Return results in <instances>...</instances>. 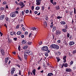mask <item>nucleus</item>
<instances>
[{
  "instance_id": "1",
  "label": "nucleus",
  "mask_w": 76,
  "mask_h": 76,
  "mask_svg": "<svg viewBox=\"0 0 76 76\" xmlns=\"http://www.w3.org/2000/svg\"><path fill=\"white\" fill-rule=\"evenodd\" d=\"M51 48H55L56 50L59 49V46L58 45H56L54 44H52L50 46Z\"/></svg>"
},
{
  "instance_id": "23",
  "label": "nucleus",
  "mask_w": 76,
  "mask_h": 76,
  "mask_svg": "<svg viewBox=\"0 0 76 76\" xmlns=\"http://www.w3.org/2000/svg\"><path fill=\"white\" fill-rule=\"evenodd\" d=\"M32 30L33 31H37L38 30V28H36L35 27H32Z\"/></svg>"
},
{
  "instance_id": "44",
  "label": "nucleus",
  "mask_w": 76,
  "mask_h": 76,
  "mask_svg": "<svg viewBox=\"0 0 76 76\" xmlns=\"http://www.w3.org/2000/svg\"><path fill=\"white\" fill-rule=\"evenodd\" d=\"M42 44V41H41L40 42H39V45H41V44Z\"/></svg>"
},
{
  "instance_id": "20",
  "label": "nucleus",
  "mask_w": 76,
  "mask_h": 76,
  "mask_svg": "<svg viewBox=\"0 0 76 76\" xmlns=\"http://www.w3.org/2000/svg\"><path fill=\"white\" fill-rule=\"evenodd\" d=\"M22 43L23 44H26V41L25 40H23V41H22Z\"/></svg>"
},
{
  "instance_id": "30",
  "label": "nucleus",
  "mask_w": 76,
  "mask_h": 76,
  "mask_svg": "<svg viewBox=\"0 0 76 76\" xmlns=\"http://www.w3.org/2000/svg\"><path fill=\"white\" fill-rule=\"evenodd\" d=\"M33 35V34L32 33H30L29 34V37L30 38V37H32V35Z\"/></svg>"
},
{
  "instance_id": "19",
  "label": "nucleus",
  "mask_w": 76,
  "mask_h": 76,
  "mask_svg": "<svg viewBox=\"0 0 76 76\" xmlns=\"http://www.w3.org/2000/svg\"><path fill=\"white\" fill-rule=\"evenodd\" d=\"M60 23H61V24L62 25H66V23L65 21H62L60 22Z\"/></svg>"
},
{
  "instance_id": "55",
  "label": "nucleus",
  "mask_w": 76,
  "mask_h": 76,
  "mask_svg": "<svg viewBox=\"0 0 76 76\" xmlns=\"http://www.w3.org/2000/svg\"><path fill=\"white\" fill-rule=\"evenodd\" d=\"M42 10H44V9H45V8H44V7L43 6L42 7Z\"/></svg>"
},
{
  "instance_id": "43",
  "label": "nucleus",
  "mask_w": 76,
  "mask_h": 76,
  "mask_svg": "<svg viewBox=\"0 0 76 76\" xmlns=\"http://www.w3.org/2000/svg\"><path fill=\"white\" fill-rule=\"evenodd\" d=\"M32 44V42H29V45H31Z\"/></svg>"
},
{
  "instance_id": "25",
  "label": "nucleus",
  "mask_w": 76,
  "mask_h": 76,
  "mask_svg": "<svg viewBox=\"0 0 76 76\" xmlns=\"http://www.w3.org/2000/svg\"><path fill=\"white\" fill-rule=\"evenodd\" d=\"M40 9V7H37L35 8V10H39Z\"/></svg>"
},
{
  "instance_id": "37",
  "label": "nucleus",
  "mask_w": 76,
  "mask_h": 76,
  "mask_svg": "<svg viewBox=\"0 0 76 76\" xmlns=\"http://www.w3.org/2000/svg\"><path fill=\"white\" fill-rule=\"evenodd\" d=\"M73 64V61H72L70 62V65H72Z\"/></svg>"
},
{
  "instance_id": "49",
  "label": "nucleus",
  "mask_w": 76,
  "mask_h": 76,
  "mask_svg": "<svg viewBox=\"0 0 76 76\" xmlns=\"http://www.w3.org/2000/svg\"><path fill=\"white\" fill-rule=\"evenodd\" d=\"M29 13V10H26V13Z\"/></svg>"
},
{
  "instance_id": "64",
  "label": "nucleus",
  "mask_w": 76,
  "mask_h": 76,
  "mask_svg": "<svg viewBox=\"0 0 76 76\" xmlns=\"http://www.w3.org/2000/svg\"><path fill=\"white\" fill-rule=\"evenodd\" d=\"M53 24H51L50 25V28H53Z\"/></svg>"
},
{
  "instance_id": "24",
  "label": "nucleus",
  "mask_w": 76,
  "mask_h": 76,
  "mask_svg": "<svg viewBox=\"0 0 76 76\" xmlns=\"http://www.w3.org/2000/svg\"><path fill=\"white\" fill-rule=\"evenodd\" d=\"M35 72H36V70H35V69H33L32 71V73L34 76L35 75Z\"/></svg>"
},
{
  "instance_id": "29",
  "label": "nucleus",
  "mask_w": 76,
  "mask_h": 76,
  "mask_svg": "<svg viewBox=\"0 0 76 76\" xmlns=\"http://www.w3.org/2000/svg\"><path fill=\"white\" fill-rule=\"evenodd\" d=\"M64 66L65 67H67L68 66V64H67V63H65V64H64Z\"/></svg>"
},
{
  "instance_id": "54",
  "label": "nucleus",
  "mask_w": 76,
  "mask_h": 76,
  "mask_svg": "<svg viewBox=\"0 0 76 76\" xmlns=\"http://www.w3.org/2000/svg\"><path fill=\"white\" fill-rule=\"evenodd\" d=\"M6 3H7L6 2V1H4V2L2 4H6Z\"/></svg>"
},
{
  "instance_id": "38",
  "label": "nucleus",
  "mask_w": 76,
  "mask_h": 76,
  "mask_svg": "<svg viewBox=\"0 0 76 76\" xmlns=\"http://www.w3.org/2000/svg\"><path fill=\"white\" fill-rule=\"evenodd\" d=\"M5 19L6 21H7L9 20V18H8L7 17H6L5 18Z\"/></svg>"
},
{
  "instance_id": "13",
  "label": "nucleus",
  "mask_w": 76,
  "mask_h": 76,
  "mask_svg": "<svg viewBox=\"0 0 76 76\" xmlns=\"http://www.w3.org/2000/svg\"><path fill=\"white\" fill-rule=\"evenodd\" d=\"M43 25L44 26H46L45 27V28H47V23L46 21H45L43 22Z\"/></svg>"
},
{
  "instance_id": "47",
  "label": "nucleus",
  "mask_w": 76,
  "mask_h": 76,
  "mask_svg": "<svg viewBox=\"0 0 76 76\" xmlns=\"http://www.w3.org/2000/svg\"><path fill=\"white\" fill-rule=\"evenodd\" d=\"M18 50L19 51H20V45H19L18 47Z\"/></svg>"
},
{
  "instance_id": "41",
  "label": "nucleus",
  "mask_w": 76,
  "mask_h": 76,
  "mask_svg": "<svg viewBox=\"0 0 76 76\" xmlns=\"http://www.w3.org/2000/svg\"><path fill=\"white\" fill-rule=\"evenodd\" d=\"M24 56L25 59H26H26H27V58H26V56H27V55H26L25 54H24Z\"/></svg>"
},
{
  "instance_id": "6",
  "label": "nucleus",
  "mask_w": 76,
  "mask_h": 76,
  "mask_svg": "<svg viewBox=\"0 0 76 76\" xmlns=\"http://www.w3.org/2000/svg\"><path fill=\"white\" fill-rule=\"evenodd\" d=\"M36 1L37 5H40L41 4V0H36Z\"/></svg>"
},
{
  "instance_id": "14",
  "label": "nucleus",
  "mask_w": 76,
  "mask_h": 76,
  "mask_svg": "<svg viewBox=\"0 0 76 76\" xmlns=\"http://www.w3.org/2000/svg\"><path fill=\"white\" fill-rule=\"evenodd\" d=\"M50 53L49 50H48V51H47V52L45 53V55L46 57H48V53Z\"/></svg>"
},
{
  "instance_id": "9",
  "label": "nucleus",
  "mask_w": 76,
  "mask_h": 76,
  "mask_svg": "<svg viewBox=\"0 0 76 76\" xmlns=\"http://www.w3.org/2000/svg\"><path fill=\"white\" fill-rule=\"evenodd\" d=\"M72 70L70 68H66V72H72Z\"/></svg>"
},
{
  "instance_id": "58",
  "label": "nucleus",
  "mask_w": 76,
  "mask_h": 76,
  "mask_svg": "<svg viewBox=\"0 0 76 76\" xmlns=\"http://www.w3.org/2000/svg\"><path fill=\"white\" fill-rule=\"evenodd\" d=\"M24 37V35L23 34L21 35V38H23Z\"/></svg>"
},
{
  "instance_id": "28",
  "label": "nucleus",
  "mask_w": 76,
  "mask_h": 76,
  "mask_svg": "<svg viewBox=\"0 0 76 76\" xmlns=\"http://www.w3.org/2000/svg\"><path fill=\"white\" fill-rule=\"evenodd\" d=\"M20 6H23V2L22 1H20L19 3Z\"/></svg>"
},
{
  "instance_id": "27",
  "label": "nucleus",
  "mask_w": 76,
  "mask_h": 76,
  "mask_svg": "<svg viewBox=\"0 0 76 76\" xmlns=\"http://www.w3.org/2000/svg\"><path fill=\"white\" fill-rule=\"evenodd\" d=\"M20 34H22V32H21L20 31H18L17 33V35H20Z\"/></svg>"
},
{
  "instance_id": "48",
  "label": "nucleus",
  "mask_w": 76,
  "mask_h": 76,
  "mask_svg": "<svg viewBox=\"0 0 76 76\" xmlns=\"http://www.w3.org/2000/svg\"><path fill=\"white\" fill-rule=\"evenodd\" d=\"M61 42V41H60V40H58L57 41V42L59 44H60Z\"/></svg>"
},
{
  "instance_id": "2",
  "label": "nucleus",
  "mask_w": 76,
  "mask_h": 76,
  "mask_svg": "<svg viewBox=\"0 0 76 76\" xmlns=\"http://www.w3.org/2000/svg\"><path fill=\"white\" fill-rule=\"evenodd\" d=\"M48 50V48L47 46H44L42 48V50L43 51H47Z\"/></svg>"
},
{
  "instance_id": "59",
  "label": "nucleus",
  "mask_w": 76,
  "mask_h": 76,
  "mask_svg": "<svg viewBox=\"0 0 76 76\" xmlns=\"http://www.w3.org/2000/svg\"><path fill=\"white\" fill-rule=\"evenodd\" d=\"M67 38H69L70 37V34H69V33H67Z\"/></svg>"
},
{
  "instance_id": "35",
  "label": "nucleus",
  "mask_w": 76,
  "mask_h": 76,
  "mask_svg": "<svg viewBox=\"0 0 76 76\" xmlns=\"http://www.w3.org/2000/svg\"><path fill=\"white\" fill-rule=\"evenodd\" d=\"M29 53V52H28V50H26L25 51V54H28Z\"/></svg>"
},
{
  "instance_id": "39",
  "label": "nucleus",
  "mask_w": 76,
  "mask_h": 76,
  "mask_svg": "<svg viewBox=\"0 0 76 76\" xmlns=\"http://www.w3.org/2000/svg\"><path fill=\"white\" fill-rule=\"evenodd\" d=\"M74 13L75 15L76 14V9H75V8H74Z\"/></svg>"
},
{
  "instance_id": "15",
  "label": "nucleus",
  "mask_w": 76,
  "mask_h": 76,
  "mask_svg": "<svg viewBox=\"0 0 76 76\" xmlns=\"http://www.w3.org/2000/svg\"><path fill=\"white\" fill-rule=\"evenodd\" d=\"M66 56H64V57L63 58L64 63H66Z\"/></svg>"
},
{
  "instance_id": "11",
  "label": "nucleus",
  "mask_w": 76,
  "mask_h": 76,
  "mask_svg": "<svg viewBox=\"0 0 76 76\" xmlns=\"http://www.w3.org/2000/svg\"><path fill=\"white\" fill-rule=\"evenodd\" d=\"M1 52L3 56H4V55H5L4 50H3V49H1Z\"/></svg>"
},
{
  "instance_id": "56",
  "label": "nucleus",
  "mask_w": 76,
  "mask_h": 76,
  "mask_svg": "<svg viewBox=\"0 0 76 76\" xmlns=\"http://www.w3.org/2000/svg\"><path fill=\"white\" fill-rule=\"evenodd\" d=\"M22 29L24 31H25L26 30V29H25V28L24 27H23L22 28Z\"/></svg>"
},
{
  "instance_id": "8",
  "label": "nucleus",
  "mask_w": 76,
  "mask_h": 76,
  "mask_svg": "<svg viewBox=\"0 0 76 76\" xmlns=\"http://www.w3.org/2000/svg\"><path fill=\"white\" fill-rule=\"evenodd\" d=\"M55 54L58 56H60V55L61 54V52L59 51L57 52H55Z\"/></svg>"
},
{
  "instance_id": "34",
  "label": "nucleus",
  "mask_w": 76,
  "mask_h": 76,
  "mask_svg": "<svg viewBox=\"0 0 76 76\" xmlns=\"http://www.w3.org/2000/svg\"><path fill=\"white\" fill-rule=\"evenodd\" d=\"M28 32L27 31H25V32L24 35H26V36H27V35H28Z\"/></svg>"
},
{
  "instance_id": "46",
  "label": "nucleus",
  "mask_w": 76,
  "mask_h": 76,
  "mask_svg": "<svg viewBox=\"0 0 76 76\" xmlns=\"http://www.w3.org/2000/svg\"><path fill=\"white\" fill-rule=\"evenodd\" d=\"M0 10H4V9L3 7H1L0 8Z\"/></svg>"
},
{
  "instance_id": "42",
  "label": "nucleus",
  "mask_w": 76,
  "mask_h": 76,
  "mask_svg": "<svg viewBox=\"0 0 76 76\" xmlns=\"http://www.w3.org/2000/svg\"><path fill=\"white\" fill-rule=\"evenodd\" d=\"M72 53L73 54H75V53H76V50H74V51L72 52Z\"/></svg>"
},
{
  "instance_id": "52",
  "label": "nucleus",
  "mask_w": 76,
  "mask_h": 76,
  "mask_svg": "<svg viewBox=\"0 0 76 76\" xmlns=\"http://www.w3.org/2000/svg\"><path fill=\"white\" fill-rule=\"evenodd\" d=\"M31 10H34V6H32V7H31Z\"/></svg>"
},
{
  "instance_id": "17",
  "label": "nucleus",
  "mask_w": 76,
  "mask_h": 76,
  "mask_svg": "<svg viewBox=\"0 0 76 76\" xmlns=\"http://www.w3.org/2000/svg\"><path fill=\"white\" fill-rule=\"evenodd\" d=\"M56 27L55 26H54L53 27V31H52L53 32H54V31H55V30H56Z\"/></svg>"
},
{
  "instance_id": "62",
  "label": "nucleus",
  "mask_w": 76,
  "mask_h": 76,
  "mask_svg": "<svg viewBox=\"0 0 76 76\" xmlns=\"http://www.w3.org/2000/svg\"><path fill=\"white\" fill-rule=\"evenodd\" d=\"M72 69L73 70H75V69H76V67L75 66L73 67L72 68Z\"/></svg>"
},
{
  "instance_id": "26",
  "label": "nucleus",
  "mask_w": 76,
  "mask_h": 76,
  "mask_svg": "<svg viewBox=\"0 0 76 76\" xmlns=\"http://www.w3.org/2000/svg\"><path fill=\"white\" fill-rule=\"evenodd\" d=\"M56 10H59V9H60V6L59 5L56 6Z\"/></svg>"
},
{
  "instance_id": "32",
  "label": "nucleus",
  "mask_w": 76,
  "mask_h": 76,
  "mask_svg": "<svg viewBox=\"0 0 76 76\" xmlns=\"http://www.w3.org/2000/svg\"><path fill=\"white\" fill-rule=\"evenodd\" d=\"M50 2L52 3V4H53L54 6V2H53V0H50Z\"/></svg>"
},
{
  "instance_id": "53",
  "label": "nucleus",
  "mask_w": 76,
  "mask_h": 76,
  "mask_svg": "<svg viewBox=\"0 0 76 76\" xmlns=\"http://www.w3.org/2000/svg\"><path fill=\"white\" fill-rule=\"evenodd\" d=\"M17 66H18V67H19V68H20V66L19 65V64H17L16 65Z\"/></svg>"
},
{
  "instance_id": "63",
  "label": "nucleus",
  "mask_w": 76,
  "mask_h": 76,
  "mask_svg": "<svg viewBox=\"0 0 76 76\" xmlns=\"http://www.w3.org/2000/svg\"><path fill=\"white\" fill-rule=\"evenodd\" d=\"M19 26L18 25H17L16 28H17V29H18V28H19Z\"/></svg>"
},
{
  "instance_id": "7",
  "label": "nucleus",
  "mask_w": 76,
  "mask_h": 76,
  "mask_svg": "<svg viewBox=\"0 0 76 76\" xmlns=\"http://www.w3.org/2000/svg\"><path fill=\"white\" fill-rule=\"evenodd\" d=\"M29 55H30L31 58H33L34 57V55H32V52L31 51H29Z\"/></svg>"
},
{
  "instance_id": "61",
  "label": "nucleus",
  "mask_w": 76,
  "mask_h": 76,
  "mask_svg": "<svg viewBox=\"0 0 76 76\" xmlns=\"http://www.w3.org/2000/svg\"><path fill=\"white\" fill-rule=\"evenodd\" d=\"M15 12V13H17V14H18V11H15V12Z\"/></svg>"
},
{
  "instance_id": "51",
  "label": "nucleus",
  "mask_w": 76,
  "mask_h": 76,
  "mask_svg": "<svg viewBox=\"0 0 76 76\" xmlns=\"http://www.w3.org/2000/svg\"><path fill=\"white\" fill-rule=\"evenodd\" d=\"M69 55L70 57H72V55L70 53H69Z\"/></svg>"
},
{
  "instance_id": "36",
  "label": "nucleus",
  "mask_w": 76,
  "mask_h": 76,
  "mask_svg": "<svg viewBox=\"0 0 76 76\" xmlns=\"http://www.w3.org/2000/svg\"><path fill=\"white\" fill-rule=\"evenodd\" d=\"M8 40L9 42H12V40L10 39H8Z\"/></svg>"
},
{
  "instance_id": "16",
  "label": "nucleus",
  "mask_w": 76,
  "mask_h": 76,
  "mask_svg": "<svg viewBox=\"0 0 76 76\" xmlns=\"http://www.w3.org/2000/svg\"><path fill=\"white\" fill-rule=\"evenodd\" d=\"M9 58L7 57L6 58L5 60V63H7V61H8L9 60Z\"/></svg>"
},
{
  "instance_id": "50",
  "label": "nucleus",
  "mask_w": 76,
  "mask_h": 76,
  "mask_svg": "<svg viewBox=\"0 0 76 76\" xmlns=\"http://www.w3.org/2000/svg\"><path fill=\"white\" fill-rule=\"evenodd\" d=\"M17 38L16 37H15V38H13V39L15 41H17Z\"/></svg>"
},
{
  "instance_id": "10",
  "label": "nucleus",
  "mask_w": 76,
  "mask_h": 76,
  "mask_svg": "<svg viewBox=\"0 0 76 76\" xmlns=\"http://www.w3.org/2000/svg\"><path fill=\"white\" fill-rule=\"evenodd\" d=\"M5 15H2L0 16V20H3L4 19V16Z\"/></svg>"
},
{
  "instance_id": "45",
  "label": "nucleus",
  "mask_w": 76,
  "mask_h": 76,
  "mask_svg": "<svg viewBox=\"0 0 76 76\" xmlns=\"http://www.w3.org/2000/svg\"><path fill=\"white\" fill-rule=\"evenodd\" d=\"M10 34L11 35L13 36V34H14L13 32H11L10 33Z\"/></svg>"
},
{
  "instance_id": "31",
  "label": "nucleus",
  "mask_w": 76,
  "mask_h": 76,
  "mask_svg": "<svg viewBox=\"0 0 76 76\" xmlns=\"http://www.w3.org/2000/svg\"><path fill=\"white\" fill-rule=\"evenodd\" d=\"M64 28H65V29H67L68 28V26H67V24H66V25L64 26Z\"/></svg>"
},
{
  "instance_id": "18",
  "label": "nucleus",
  "mask_w": 76,
  "mask_h": 76,
  "mask_svg": "<svg viewBox=\"0 0 76 76\" xmlns=\"http://www.w3.org/2000/svg\"><path fill=\"white\" fill-rule=\"evenodd\" d=\"M28 48V46L27 45H26V46H24L23 47V48L24 50H26Z\"/></svg>"
},
{
  "instance_id": "60",
  "label": "nucleus",
  "mask_w": 76,
  "mask_h": 76,
  "mask_svg": "<svg viewBox=\"0 0 76 76\" xmlns=\"http://www.w3.org/2000/svg\"><path fill=\"white\" fill-rule=\"evenodd\" d=\"M38 11H35L34 12V13L35 14H37L38 13Z\"/></svg>"
},
{
  "instance_id": "22",
  "label": "nucleus",
  "mask_w": 76,
  "mask_h": 76,
  "mask_svg": "<svg viewBox=\"0 0 76 76\" xmlns=\"http://www.w3.org/2000/svg\"><path fill=\"white\" fill-rule=\"evenodd\" d=\"M62 31L64 32H67V29H66V28H63L62 29Z\"/></svg>"
},
{
  "instance_id": "40",
  "label": "nucleus",
  "mask_w": 76,
  "mask_h": 76,
  "mask_svg": "<svg viewBox=\"0 0 76 76\" xmlns=\"http://www.w3.org/2000/svg\"><path fill=\"white\" fill-rule=\"evenodd\" d=\"M18 58L19 59V60H20V61H22V59L20 57V56H18Z\"/></svg>"
},
{
  "instance_id": "33",
  "label": "nucleus",
  "mask_w": 76,
  "mask_h": 76,
  "mask_svg": "<svg viewBox=\"0 0 76 76\" xmlns=\"http://www.w3.org/2000/svg\"><path fill=\"white\" fill-rule=\"evenodd\" d=\"M56 59L58 62H59V61L60 60V58L58 57H56Z\"/></svg>"
},
{
  "instance_id": "3",
  "label": "nucleus",
  "mask_w": 76,
  "mask_h": 76,
  "mask_svg": "<svg viewBox=\"0 0 76 76\" xmlns=\"http://www.w3.org/2000/svg\"><path fill=\"white\" fill-rule=\"evenodd\" d=\"M56 34L57 35H60L61 34V32L60 30L56 29Z\"/></svg>"
},
{
  "instance_id": "21",
  "label": "nucleus",
  "mask_w": 76,
  "mask_h": 76,
  "mask_svg": "<svg viewBox=\"0 0 76 76\" xmlns=\"http://www.w3.org/2000/svg\"><path fill=\"white\" fill-rule=\"evenodd\" d=\"M53 76V74L52 73H49L48 74V76Z\"/></svg>"
},
{
  "instance_id": "57",
  "label": "nucleus",
  "mask_w": 76,
  "mask_h": 76,
  "mask_svg": "<svg viewBox=\"0 0 76 76\" xmlns=\"http://www.w3.org/2000/svg\"><path fill=\"white\" fill-rule=\"evenodd\" d=\"M21 13H22V15L23 16V15H24V11H22V12Z\"/></svg>"
},
{
  "instance_id": "5",
  "label": "nucleus",
  "mask_w": 76,
  "mask_h": 76,
  "mask_svg": "<svg viewBox=\"0 0 76 76\" xmlns=\"http://www.w3.org/2000/svg\"><path fill=\"white\" fill-rule=\"evenodd\" d=\"M15 68L13 67L11 70V75H13L14 73V72L15 71Z\"/></svg>"
},
{
  "instance_id": "4",
  "label": "nucleus",
  "mask_w": 76,
  "mask_h": 76,
  "mask_svg": "<svg viewBox=\"0 0 76 76\" xmlns=\"http://www.w3.org/2000/svg\"><path fill=\"white\" fill-rule=\"evenodd\" d=\"M16 15V13H15V12H12L10 14V16L12 18H14V17H15Z\"/></svg>"
},
{
  "instance_id": "12",
  "label": "nucleus",
  "mask_w": 76,
  "mask_h": 76,
  "mask_svg": "<svg viewBox=\"0 0 76 76\" xmlns=\"http://www.w3.org/2000/svg\"><path fill=\"white\" fill-rule=\"evenodd\" d=\"M69 44L70 46H72V45H74V44H75V42L73 41L70 42L69 43Z\"/></svg>"
}]
</instances>
